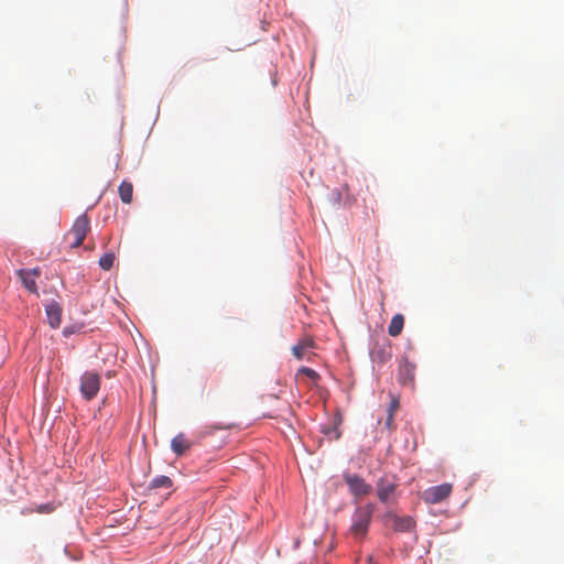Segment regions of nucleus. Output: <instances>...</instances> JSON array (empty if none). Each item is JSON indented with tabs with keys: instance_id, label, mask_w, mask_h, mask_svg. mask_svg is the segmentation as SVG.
<instances>
[{
	"instance_id": "1",
	"label": "nucleus",
	"mask_w": 564,
	"mask_h": 564,
	"mask_svg": "<svg viewBox=\"0 0 564 564\" xmlns=\"http://www.w3.org/2000/svg\"><path fill=\"white\" fill-rule=\"evenodd\" d=\"M373 511V503H367L356 509L350 527V533L355 539L360 540L367 535Z\"/></svg>"
},
{
	"instance_id": "2",
	"label": "nucleus",
	"mask_w": 564,
	"mask_h": 564,
	"mask_svg": "<svg viewBox=\"0 0 564 564\" xmlns=\"http://www.w3.org/2000/svg\"><path fill=\"white\" fill-rule=\"evenodd\" d=\"M90 230V221L86 214L78 216L70 230L65 235V238H72L70 248H78L84 242L87 234Z\"/></svg>"
},
{
	"instance_id": "3",
	"label": "nucleus",
	"mask_w": 564,
	"mask_h": 564,
	"mask_svg": "<svg viewBox=\"0 0 564 564\" xmlns=\"http://www.w3.org/2000/svg\"><path fill=\"white\" fill-rule=\"evenodd\" d=\"M100 389V376L94 371H86L80 377L79 390L87 401L93 400Z\"/></svg>"
},
{
	"instance_id": "4",
	"label": "nucleus",
	"mask_w": 564,
	"mask_h": 564,
	"mask_svg": "<svg viewBox=\"0 0 564 564\" xmlns=\"http://www.w3.org/2000/svg\"><path fill=\"white\" fill-rule=\"evenodd\" d=\"M452 491V484L444 482L424 490L422 494V499L427 505H436L446 500L451 496Z\"/></svg>"
},
{
	"instance_id": "5",
	"label": "nucleus",
	"mask_w": 564,
	"mask_h": 564,
	"mask_svg": "<svg viewBox=\"0 0 564 564\" xmlns=\"http://www.w3.org/2000/svg\"><path fill=\"white\" fill-rule=\"evenodd\" d=\"M386 522H392V529L397 532H410L415 527V521L412 517H399L393 512H387L384 514Z\"/></svg>"
},
{
	"instance_id": "6",
	"label": "nucleus",
	"mask_w": 564,
	"mask_h": 564,
	"mask_svg": "<svg viewBox=\"0 0 564 564\" xmlns=\"http://www.w3.org/2000/svg\"><path fill=\"white\" fill-rule=\"evenodd\" d=\"M345 481L356 497H365L371 492V486L357 475L345 476Z\"/></svg>"
},
{
	"instance_id": "7",
	"label": "nucleus",
	"mask_w": 564,
	"mask_h": 564,
	"mask_svg": "<svg viewBox=\"0 0 564 564\" xmlns=\"http://www.w3.org/2000/svg\"><path fill=\"white\" fill-rule=\"evenodd\" d=\"M377 496L381 502H389L398 488V484L387 477H382L377 481Z\"/></svg>"
},
{
	"instance_id": "8",
	"label": "nucleus",
	"mask_w": 564,
	"mask_h": 564,
	"mask_svg": "<svg viewBox=\"0 0 564 564\" xmlns=\"http://www.w3.org/2000/svg\"><path fill=\"white\" fill-rule=\"evenodd\" d=\"M40 269H21L17 274L21 279L23 286L31 293H37L36 279L40 276Z\"/></svg>"
},
{
	"instance_id": "9",
	"label": "nucleus",
	"mask_w": 564,
	"mask_h": 564,
	"mask_svg": "<svg viewBox=\"0 0 564 564\" xmlns=\"http://www.w3.org/2000/svg\"><path fill=\"white\" fill-rule=\"evenodd\" d=\"M415 366L410 364L406 358H402L399 366L398 380L402 386L414 384Z\"/></svg>"
},
{
	"instance_id": "10",
	"label": "nucleus",
	"mask_w": 564,
	"mask_h": 564,
	"mask_svg": "<svg viewBox=\"0 0 564 564\" xmlns=\"http://www.w3.org/2000/svg\"><path fill=\"white\" fill-rule=\"evenodd\" d=\"M192 447V442L185 436L184 433H178L172 438L171 448L177 455H184Z\"/></svg>"
},
{
	"instance_id": "11",
	"label": "nucleus",
	"mask_w": 564,
	"mask_h": 564,
	"mask_svg": "<svg viewBox=\"0 0 564 564\" xmlns=\"http://www.w3.org/2000/svg\"><path fill=\"white\" fill-rule=\"evenodd\" d=\"M341 423V419L339 416L335 417L334 423L330 425H325L322 427V432L329 440L337 441L341 436V432L339 430V424Z\"/></svg>"
},
{
	"instance_id": "12",
	"label": "nucleus",
	"mask_w": 564,
	"mask_h": 564,
	"mask_svg": "<svg viewBox=\"0 0 564 564\" xmlns=\"http://www.w3.org/2000/svg\"><path fill=\"white\" fill-rule=\"evenodd\" d=\"M404 326V316L400 313L395 314L388 327V333L390 336L395 337L401 334Z\"/></svg>"
},
{
	"instance_id": "13",
	"label": "nucleus",
	"mask_w": 564,
	"mask_h": 564,
	"mask_svg": "<svg viewBox=\"0 0 564 564\" xmlns=\"http://www.w3.org/2000/svg\"><path fill=\"white\" fill-rule=\"evenodd\" d=\"M119 196L122 203L130 204L132 202V195H133V185L132 183L128 181H123L119 185Z\"/></svg>"
},
{
	"instance_id": "14",
	"label": "nucleus",
	"mask_w": 564,
	"mask_h": 564,
	"mask_svg": "<svg viewBox=\"0 0 564 564\" xmlns=\"http://www.w3.org/2000/svg\"><path fill=\"white\" fill-rule=\"evenodd\" d=\"M50 325L54 328L61 324V310L57 305H50L46 308Z\"/></svg>"
},
{
	"instance_id": "15",
	"label": "nucleus",
	"mask_w": 564,
	"mask_h": 564,
	"mask_svg": "<svg viewBox=\"0 0 564 564\" xmlns=\"http://www.w3.org/2000/svg\"><path fill=\"white\" fill-rule=\"evenodd\" d=\"M306 349H319V347L315 345L312 338L306 337L292 348L293 352H303Z\"/></svg>"
},
{
	"instance_id": "16",
	"label": "nucleus",
	"mask_w": 564,
	"mask_h": 564,
	"mask_svg": "<svg viewBox=\"0 0 564 564\" xmlns=\"http://www.w3.org/2000/svg\"><path fill=\"white\" fill-rule=\"evenodd\" d=\"M115 258L113 252L104 253L99 259V267L105 271H109L113 265Z\"/></svg>"
},
{
	"instance_id": "17",
	"label": "nucleus",
	"mask_w": 564,
	"mask_h": 564,
	"mask_svg": "<svg viewBox=\"0 0 564 564\" xmlns=\"http://www.w3.org/2000/svg\"><path fill=\"white\" fill-rule=\"evenodd\" d=\"M172 486V480L167 476H159L155 477L152 482V488H170Z\"/></svg>"
},
{
	"instance_id": "18",
	"label": "nucleus",
	"mask_w": 564,
	"mask_h": 564,
	"mask_svg": "<svg viewBox=\"0 0 564 564\" xmlns=\"http://www.w3.org/2000/svg\"><path fill=\"white\" fill-rule=\"evenodd\" d=\"M390 404L388 406L387 413L395 414V412L399 410L400 401L399 398L394 394H391Z\"/></svg>"
},
{
	"instance_id": "19",
	"label": "nucleus",
	"mask_w": 564,
	"mask_h": 564,
	"mask_svg": "<svg viewBox=\"0 0 564 564\" xmlns=\"http://www.w3.org/2000/svg\"><path fill=\"white\" fill-rule=\"evenodd\" d=\"M297 375H305L306 377H308L311 380L315 381L318 379V375L315 370L311 369V368H307V367H302Z\"/></svg>"
},
{
	"instance_id": "20",
	"label": "nucleus",
	"mask_w": 564,
	"mask_h": 564,
	"mask_svg": "<svg viewBox=\"0 0 564 564\" xmlns=\"http://www.w3.org/2000/svg\"><path fill=\"white\" fill-rule=\"evenodd\" d=\"M386 426H387L389 430H394V429H395V425H394V414H392V413H387Z\"/></svg>"
},
{
	"instance_id": "21",
	"label": "nucleus",
	"mask_w": 564,
	"mask_h": 564,
	"mask_svg": "<svg viewBox=\"0 0 564 564\" xmlns=\"http://www.w3.org/2000/svg\"><path fill=\"white\" fill-rule=\"evenodd\" d=\"M50 510H51V509L48 508V506H47V505H42V506H40V507H39V511H40V512L50 511Z\"/></svg>"
},
{
	"instance_id": "22",
	"label": "nucleus",
	"mask_w": 564,
	"mask_h": 564,
	"mask_svg": "<svg viewBox=\"0 0 564 564\" xmlns=\"http://www.w3.org/2000/svg\"><path fill=\"white\" fill-rule=\"evenodd\" d=\"M367 564H377V563L373 561L372 556H368Z\"/></svg>"
}]
</instances>
